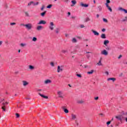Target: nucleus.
Here are the masks:
<instances>
[{
    "mask_svg": "<svg viewBox=\"0 0 127 127\" xmlns=\"http://www.w3.org/2000/svg\"><path fill=\"white\" fill-rule=\"evenodd\" d=\"M42 29H43V26H38L37 27V30H42Z\"/></svg>",
    "mask_w": 127,
    "mask_h": 127,
    "instance_id": "obj_15",
    "label": "nucleus"
},
{
    "mask_svg": "<svg viewBox=\"0 0 127 127\" xmlns=\"http://www.w3.org/2000/svg\"><path fill=\"white\" fill-rule=\"evenodd\" d=\"M3 101H4V99H1V101H0V102H1H1H3Z\"/></svg>",
    "mask_w": 127,
    "mask_h": 127,
    "instance_id": "obj_60",
    "label": "nucleus"
},
{
    "mask_svg": "<svg viewBox=\"0 0 127 127\" xmlns=\"http://www.w3.org/2000/svg\"><path fill=\"white\" fill-rule=\"evenodd\" d=\"M25 15H26V16H28V15H29L28 12H25Z\"/></svg>",
    "mask_w": 127,
    "mask_h": 127,
    "instance_id": "obj_44",
    "label": "nucleus"
},
{
    "mask_svg": "<svg viewBox=\"0 0 127 127\" xmlns=\"http://www.w3.org/2000/svg\"><path fill=\"white\" fill-rule=\"evenodd\" d=\"M44 7H45V6H44V5H43L42 6L41 8V10H43L44 9Z\"/></svg>",
    "mask_w": 127,
    "mask_h": 127,
    "instance_id": "obj_38",
    "label": "nucleus"
},
{
    "mask_svg": "<svg viewBox=\"0 0 127 127\" xmlns=\"http://www.w3.org/2000/svg\"><path fill=\"white\" fill-rule=\"evenodd\" d=\"M62 53H64V54H65V53H67V52H68V51L67 50H63L62 51Z\"/></svg>",
    "mask_w": 127,
    "mask_h": 127,
    "instance_id": "obj_31",
    "label": "nucleus"
},
{
    "mask_svg": "<svg viewBox=\"0 0 127 127\" xmlns=\"http://www.w3.org/2000/svg\"><path fill=\"white\" fill-rule=\"evenodd\" d=\"M29 69H30V70H34V66H33L31 65H29Z\"/></svg>",
    "mask_w": 127,
    "mask_h": 127,
    "instance_id": "obj_23",
    "label": "nucleus"
},
{
    "mask_svg": "<svg viewBox=\"0 0 127 127\" xmlns=\"http://www.w3.org/2000/svg\"><path fill=\"white\" fill-rule=\"evenodd\" d=\"M111 2V1L110 0H106V3L107 4H109Z\"/></svg>",
    "mask_w": 127,
    "mask_h": 127,
    "instance_id": "obj_40",
    "label": "nucleus"
},
{
    "mask_svg": "<svg viewBox=\"0 0 127 127\" xmlns=\"http://www.w3.org/2000/svg\"><path fill=\"white\" fill-rule=\"evenodd\" d=\"M111 121H109L107 123V126H109V125H110L111 124Z\"/></svg>",
    "mask_w": 127,
    "mask_h": 127,
    "instance_id": "obj_47",
    "label": "nucleus"
},
{
    "mask_svg": "<svg viewBox=\"0 0 127 127\" xmlns=\"http://www.w3.org/2000/svg\"><path fill=\"white\" fill-rule=\"evenodd\" d=\"M107 8L109 9V10H110V11H111V12L113 11V9H112V8L110 6L107 7Z\"/></svg>",
    "mask_w": 127,
    "mask_h": 127,
    "instance_id": "obj_33",
    "label": "nucleus"
},
{
    "mask_svg": "<svg viewBox=\"0 0 127 127\" xmlns=\"http://www.w3.org/2000/svg\"><path fill=\"white\" fill-rule=\"evenodd\" d=\"M126 121L127 122V118H126Z\"/></svg>",
    "mask_w": 127,
    "mask_h": 127,
    "instance_id": "obj_64",
    "label": "nucleus"
},
{
    "mask_svg": "<svg viewBox=\"0 0 127 127\" xmlns=\"http://www.w3.org/2000/svg\"><path fill=\"white\" fill-rule=\"evenodd\" d=\"M50 64L51 65V66H52V67H54L55 66L54 63L53 62L51 63Z\"/></svg>",
    "mask_w": 127,
    "mask_h": 127,
    "instance_id": "obj_41",
    "label": "nucleus"
},
{
    "mask_svg": "<svg viewBox=\"0 0 127 127\" xmlns=\"http://www.w3.org/2000/svg\"><path fill=\"white\" fill-rule=\"evenodd\" d=\"M127 21V16H126L124 19H123V21Z\"/></svg>",
    "mask_w": 127,
    "mask_h": 127,
    "instance_id": "obj_36",
    "label": "nucleus"
},
{
    "mask_svg": "<svg viewBox=\"0 0 127 127\" xmlns=\"http://www.w3.org/2000/svg\"><path fill=\"white\" fill-rule=\"evenodd\" d=\"M112 80V81H116V78H109L107 79V81H111Z\"/></svg>",
    "mask_w": 127,
    "mask_h": 127,
    "instance_id": "obj_21",
    "label": "nucleus"
},
{
    "mask_svg": "<svg viewBox=\"0 0 127 127\" xmlns=\"http://www.w3.org/2000/svg\"><path fill=\"white\" fill-rule=\"evenodd\" d=\"M1 44H2V41H0V46L1 45Z\"/></svg>",
    "mask_w": 127,
    "mask_h": 127,
    "instance_id": "obj_56",
    "label": "nucleus"
},
{
    "mask_svg": "<svg viewBox=\"0 0 127 127\" xmlns=\"http://www.w3.org/2000/svg\"><path fill=\"white\" fill-rule=\"evenodd\" d=\"M52 7V4H50L47 6V8H51Z\"/></svg>",
    "mask_w": 127,
    "mask_h": 127,
    "instance_id": "obj_35",
    "label": "nucleus"
},
{
    "mask_svg": "<svg viewBox=\"0 0 127 127\" xmlns=\"http://www.w3.org/2000/svg\"><path fill=\"white\" fill-rule=\"evenodd\" d=\"M57 94L59 96V98H61L62 99H63L64 98V96H63V92L62 91H58L57 92Z\"/></svg>",
    "mask_w": 127,
    "mask_h": 127,
    "instance_id": "obj_4",
    "label": "nucleus"
},
{
    "mask_svg": "<svg viewBox=\"0 0 127 127\" xmlns=\"http://www.w3.org/2000/svg\"><path fill=\"white\" fill-rule=\"evenodd\" d=\"M103 21L104 22H108V19H107L106 18H103Z\"/></svg>",
    "mask_w": 127,
    "mask_h": 127,
    "instance_id": "obj_39",
    "label": "nucleus"
},
{
    "mask_svg": "<svg viewBox=\"0 0 127 127\" xmlns=\"http://www.w3.org/2000/svg\"><path fill=\"white\" fill-rule=\"evenodd\" d=\"M86 53H92V52H86Z\"/></svg>",
    "mask_w": 127,
    "mask_h": 127,
    "instance_id": "obj_62",
    "label": "nucleus"
},
{
    "mask_svg": "<svg viewBox=\"0 0 127 127\" xmlns=\"http://www.w3.org/2000/svg\"><path fill=\"white\" fill-rule=\"evenodd\" d=\"M77 119V116L75 114H72L71 115V120L72 121H74V120H76Z\"/></svg>",
    "mask_w": 127,
    "mask_h": 127,
    "instance_id": "obj_12",
    "label": "nucleus"
},
{
    "mask_svg": "<svg viewBox=\"0 0 127 127\" xmlns=\"http://www.w3.org/2000/svg\"><path fill=\"white\" fill-rule=\"evenodd\" d=\"M26 46V44H23V43H21L20 44V46L22 47H24V46Z\"/></svg>",
    "mask_w": 127,
    "mask_h": 127,
    "instance_id": "obj_32",
    "label": "nucleus"
},
{
    "mask_svg": "<svg viewBox=\"0 0 127 127\" xmlns=\"http://www.w3.org/2000/svg\"><path fill=\"white\" fill-rule=\"evenodd\" d=\"M94 100H99V97H95V98H94Z\"/></svg>",
    "mask_w": 127,
    "mask_h": 127,
    "instance_id": "obj_48",
    "label": "nucleus"
},
{
    "mask_svg": "<svg viewBox=\"0 0 127 127\" xmlns=\"http://www.w3.org/2000/svg\"><path fill=\"white\" fill-rule=\"evenodd\" d=\"M80 6H82V7H88L89 6V4H86L81 2L80 3Z\"/></svg>",
    "mask_w": 127,
    "mask_h": 127,
    "instance_id": "obj_8",
    "label": "nucleus"
},
{
    "mask_svg": "<svg viewBox=\"0 0 127 127\" xmlns=\"http://www.w3.org/2000/svg\"><path fill=\"white\" fill-rule=\"evenodd\" d=\"M77 103L78 104H83V103H84V101H83L82 100H78L77 101Z\"/></svg>",
    "mask_w": 127,
    "mask_h": 127,
    "instance_id": "obj_25",
    "label": "nucleus"
},
{
    "mask_svg": "<svg viewBox=\"0 0 127 127\" xmlns=\"http://www.w3.org/2000/svg\"><path fill=\"white\" fill-rule=\"evenodd\" d=\"M87 67H88V65H84V68H87Z\"/></svg>",
    "mask_w": 127,
    "mask_h": 127,
    "instance_id": "obj_58",
    "label": "nucleus"
},
{
    "mask_svg": "<svg viewBox=\"0 0 127 127\" xmlns=\"http://www.w3.org/2000/svg\"><path fill=\"white\" fill-rule=\"evenodd\" d=\"M64 69V66H63V65H61V66L60 65H58L57 72L58 73H60V72H62Z\"/></svg>",
    "mask_w": 127,
    "mask_h": 127,
    "instance_id": "obj_3",
    "label": "nucleus"
},
{
    "mask_svg": "<svg viewBox=\"0 0 127 127\" xmlns=\"http://www.w3.org/2000/svg\"><path fill=\"white\" fill-rule=\"evenodd\" d=\"M8 102H6V103H2V105L3 106V107H1V109L2 110V111H4V112H5V108H4V106H6V105H8Z\"/></svg>",
    "mask_w": 127,
    "mask_h": 127,
    "instance_id": "obj_7",
    "label": "nucleus"
},
{
    "mask_svg": "<svg viewBox=\"0 0 127 127\" xmlns=\"http://www.w3.org/2000/svg\"><path fill=\"white\" fill-rule=\"evenodd\" d=\"M68 86H69V87H72V86H71V85L70 84H68Z\"/></svg>",
    "mask_w": 127,
    "mask_h": 127,
    "instance_id": "obj_63",
    "label": "nucleus"
},
{
    "mask_svg": "<svg viewBox=\"0 0 127 127\" xmlns=\"http://www.w3.org/2000/svg\"><path fill=\"white\" fill-rule=\"evenodd\" d=\"M55 31H56V33H57V34H58V33H59V28H57L56 29Z\"/></svg>",
    "mask_w": 127,
    "mask_h": 127,
    "instance_id": "obj_29",
    "label": "nucleus"
},
{
    "mask_svg": "<svg viewBox=\"0 0 127 127\" xmlns=\"http://www.w3.org/2000/svg\"><path fill=\"white\" fill-rule=\"evenodd\" d=\"M23 26H25L27 30H31L32 29V24L30 23H28L25 25H23Z\"/></svg>",
    "mask_w": 127,
    "mask_h": 127,
    "instance_id": "obj_1",
    "label": "nucleus"
},
{
    "mask_svg": "<svg viewBox=\"0 0 127 127\" xmlns=\"http://www.w3.org/2000/svg\"><path fill=\"white\" fill-rule=\"evenodd\" d=\"M102 31L103 32H105V31H106V29H105V28L102 29Z\"/></svg>",
    "mask_w": 127,
    "mask_h": 127,
    "instance_id": "obj_50",
    "label": "nucleus"
},
{
    "mask_svg": "<svg viewBox=\"0 0 127 127\" xmlns=\"http://www.w3.org/2000/svg\"><path fill=\"white\" fill-rule=\"evenodd\" d=\"M101 37L103 39H105L106 38V34H102L101 35Z\"/></svg>",
    "mask_w": 127,
    "mask_h": 127,
    "instance_id": "obj_22",
    "label": "nucleus"
},
{
    "mask_svg": "<svg viewBox=\"0 0 127 127\" xmlns=\"http://www.w3.org/2000/svg\"><path fill=\"white\" fill-rule=\"evenodd\" d=\"M72 42H73V43H76V42H77V40L76 38H73L72 40Z\"/></svg>",
    "mask_w": 127,
    "mask_h": 127,
    "instance_id": "obj_24",
    "label": "nucleus"
},
{
    "mask_svg": "<svg viewBox=\"0 0 127 127\" xmlns=\"http://www.w3.org/2000/svg\"><path fill=\"white\" fill-rule=\"evenodd\" d=\"M86 57H87V58H88V59H89V58H90V57H91V56H90V55H87Z\"/></svg>",
    "mask_w": 127,
    "mask_h": 127,
    "instance_id": "obj_45",
    "label": "nucleus"
},
{
    "mask_svg": "<svg viewBox=\"0 0 127 127\" xmlns=\"http://www.w3.org/2000/svg\"><path fill=\"white\" fill-rule=\"evenodd\" d=\"M105 74H107V75H109V72L108 71H106Z\"/></svg>",
    "mask_w": 127,
    "mask_h": 127,
    "instance_id": "obj_57",
    "label": "nucleus"
},
{
    "mask_svg": "<svg viewBox=\"0 0 127 127\" xmlns=\"http://www.w3.org/2000/svg\"><path fill=\"white\" fill-rule=\"evenodd\" d=\"M91 31L94 34V35H95L96 36H99L100 35V33H99V32H97V31L92 29Z\"/></svg>",
    "mask_w": 127,
    "mask_h": 127,
    "instance_id": "obj_6",
    "label": "nucleus"
},
{
    "mask_svg": "<svg viewBox=\"0 0 127 127\" xmlns=\"http://www.w3.org/2000/svg\"><path fill=\"white\" fill-rule=\"evenodd\" d=\"M16 24V23L15 22H13V23H10V25H11V26H13V25H15Z\"/></svg>",
    "mask_w": 127,
    "mask_h": 127,
    "instance_id": "obj_34",
    "label": "nucleus"
},
{
    "mask_svg": "<svg viewBox=\"0 0 127 127\" xmlns=\"http://www.w3.org/2000/svg\"><path fill=\"white\" fill-rule=\"evenodd\" d=\"M121 76H123V73H121L120 75V76L121 77Z\"/></svg>",
    "mask_w": 127,
    "mask_h": 127,
    "instance_id": "obj_61",
    "label": "nucleus"
},
{
    "mask_svg": "<svg viewBox=\"0 0 127 127\" xmlns=\"http://www.w3.org/2000/svg\"><path fill=\"white\" fill-rule=\"evenodd\" d=\"M56 26L55 25H54V23L53 22H51L50 23V25L49 26V28L50 29V30H54V28Z\"/></svg>",
    "mask_w": 127,
    "mask_h": 127,
    "instance_id": "obj_2",
    "label": "nucleus"
},
{
    "mask_svg": "<svg viewBox=\"0 0 127 127\" xmlns=\"http://www.w3.org/2000/svg\"><path fill=\"white\" fill-rule=\"evenodd\" d=\"M118 10H120L121 11H124V12H125V13H127V9H124V8H123V7H120L118 8Z\"/></svg>",
    "mask_w": 127,
    "mask_h": 127,
    "instance_id": "obj_9",
    "label": "nucleus"
},
{
    "mask_svg": "<svg viewBox=\"0 0 127 127\" xmlns=\"http://www.w3.org/2000/svg\"><path fill=\"white\" fill-rule=\"evenodd\" d=\"M51 82L52 81L51 80L47 79V80H45L44 84H45L46 85H47V84H51Z\"/></svg>",
    "mask_w": 127,
    "mask_h": 127,
    "instance_id": "obj_10",
    "label": "nucleus"
},
{
    "mask_svg": "<svg viewBox=\"0 0 127 127\" xmlns=\"http://www.w3.org/2000/svg\"><path fill=\"white\" fill-rule=\"evenodd\" d=\"M16 118H18L19 117V115L18 114V113L16 114Z\"/></svg>",
    "mask_w": 127,
    "mask_h": 127,
    "instance_id": "obj_49",
    "label": "nucleus"
},
{
    "mask_svg": "<svg viewBox=\"0 0 127 127\" xmlns=\"http://www.w3.org/2000/svg\"><path fill=\"white\" fill-rule=\"evenodd\" d=\"M32 41H34V42L37 41V38L33 37L32 39Z\"/></svg>",
    "mask_w": 127,
    "mask_h": 127,
    "instance_id": "obj_28",
    "label": "nucleus"
},
{
    "mask_svg": "<svg viewBox=\"0 0 127 127\" xmlns=\"http://www.w3.org/2000/svg\"><path fill=\"white\" fill-rule=\"evenodd\" d=\"M94 73V70H91L90 71L87 72V74H93Z\"/></svg>",
    "mask_w": 127,
    "mask_h": 127,
    "instance_id": "obj_30",
    "label": "nucleus"
},
{
    "mask_svg": "<svg viewBox=\"0 0 127 127\" xmlns=\"http://www.w3.org/2000/svg\"><path fill=\"white\" fill-rule=\"evenodd\" d=\"M105 5H106V7H107V8L110 7V6H109V4L105 3Z\"/></svg>",
    "mask_w": 127,
    "mask_h": 127,
    "instance_id": "obj_51",
    "label": "nucleus"
},
{
    "mask_svg": "<svg viewBox=\"0 0 127 127\" xmlns=\"http://www.w3.org/2000/svg\"><path fill=\"white\" fill-rule=\"evenodd\" d=\"M23 86H27V85H28V82L25 81H23Z\"/></svg>",
    "mask_w": 127,
    "mask_h": 127,
    "instance_id": "obj_20",
    "label": "nucleus"
},
{
    "mask_svg": "<svg viewBox=\"0 0 127 127\" xmlns=\"http://www.w3.org/2000/svg\"><path fill=\"white\" fill-rule=\"evenodd\" d=\"M106 49H107V50H111V49L109 47H107L106 48Z\"/></svg>",
    "mask_w": 127,
    "mask_h": 127,
    "instance_id": "obj_55",
    "label": "nucleus"
},
{
    "mask_svg": "<svg viewBox=\"0 0 127 127\" xmlns=\"http://www.w3.org/2000/svg\"><path fill=\"white\" fill-rule=\"evenodd\" d=\"M98 7H99L100 10H102V7L101 6H99Z\"/></svg>",
    "mask_w": 127,
    "mask_h": 127,
    "instance_id": "obj_54",
    "label": "nucleus"
},
{
    "mask_svg": "<svg viewBox=\"0 0 127 127\" xmlns=\"http://www.w3.org/2000/svg\"><path fill=\"white\" fill-rule=\"evenodd\" d=\"M85 27V26L83 24L80 25V28H84Z\"/></svg>",
    "mask_w": 127,
    "mask_h": 127,
    "instance_id": "obj_42",
    "label": "nucleus"
},
{
    "mask_svg": "<svg viewBox=\"0 0 127 127\" xmlns=\"http://www.w3.org/2000/svg\"><path fill=\"white\" fill-rule=\"evenodd\" d=\"M76 76L77 77H79V78H82V75H81V74H77Z\"/></svg>",
    "mask_w": 127,
    "mask_h": 127,
    "instance_id": "obj_37",
    "label": "nucleus"
},
{
    "mask_svg": "<svg viewBox=\"0 0 127 127\" xmlns=\"http://www.w3.org/2000/svg\"><path fill=\"white\" fill-rule=\"evenodd\" d=\"M71 2L72 3V5H71V6H74V5H75V4L77 3V1H76V0H71Z\"/></svg>",
    "mask_w": 127,
    "mask_h": 127,
    "instance_id": "obj_16",
    "label": "nucleus"
},
{
    "mask_svg": "<svg viewBox=\"0 0 127 127\" xmlns=\"http://www.w3.org/2000/svg\"><path fill=\"white\" fill-rule=\"evenodd\" d=\"M34 2L33 1H30L29 3H28V6H30L31 5L33 4Z\"/></svg>",
    "mask_w": 127,
    "mask_h": 127,
    "instance_id": "obj_27",
    "label": "nucleus"
},
{
    "mask_svg": "<svg viewBox=\"0 0 127 127\" xmlns=\"http://www.w3.org/2000/svg\"><path fill=\"white\" fill-rule=\"evenodd\" d=\"M39 3L38 2H37L36 3H33V5H38V4H39Z\"/></svg>",
    "mask_w": 127,
    "mask_h": 127,
    "instance_id": "obj_43",
    "label": "nucleus"
},
{
    "mask_svg": "<svg viewBox=\"0 0 127 127\" xmlns=\"http://www.w3.org/2000/svg\"><path fill=\"white\" fill-rule=\"evenodd\" d=\"M110 43V41L109 40H105L104 42V45H105V46H107V44H109Z\"/></svg>",
    "mask_w": 127,
    "mask_h": 127,
    "instance_id": "obj_17",
    "label": "nucleus"
},
{
    "mask_svg": "<svg viewBox=\"0 0 127 127\" xmlns=\"http://www.w3.org/2000/svg\"><path fill=\"white\" fill-rule=\"evenodd\" d=\"M101 54L102 55H104L105 56H108V55H109V53L108 52V51H107V50H104L101 51Z\"/></svg>",
    "mask_w": 127,
    "mask_h": 127,
    "instance_id": "obj_5",
    "label": "nucleus"
},
{
    "mask_svg": "<svg viewBox=\"0 0 127 127\" xmlns=\"http://www.w3.org/2000/svg\"><path fill=\"white\" fill-rule=\"evenodd\" d=\"M122 57H123V56H122V55H120L119 56V57H118V59H121V58H122Z\"/></svg>",
    "mask_w": 127,
    "mask_h": 127,
    "instance_id": "obj_46",
    "label": "nucleus"
},
{
    "mask_svg": "<svg viewBox=\"0 0 127 127\" xmlns=\"http://www.w3.org/2000/svg\"><path fill=\"white\" fill-rule=\"evenodd\" d=\"M68 15H71V13H70V12H68Z\"/></svg>",
    "mask_w": 127,
    "mask_h": 127,
    "instance_id": "obj_59",
    "label": "nucleus"
},
{
    "mask_svg": "<svg viewBox=\"0 0 127 127\" xmlns=\"http://www.w3.org/2000/svg\"><path fill=\"white\" fill-rule=\"evenodd\" d=\"M86 21H90V19L89 18H87Z\"/></svg>",
    "mask_w": 127,
    "mask_h": 127,
    "instance_id": "obj_53",
    "label": "nucleus"
},
{
    "mask_svg": "<svg viewBox=\"0 0 127 127\" xmlns=\"http://www.w3.org/2000/svg\"><path fill=\"white\" fill-rule=\"evenodd\" d=\"M63 109L64 110V113H65V114H68V113H69V110H68V109L65 108L64 107H63Z\"/></svg>",
    "mask_w": 127,
    "mask_h": 127,
    "instance_id": "obj_14",
    "label": "nucleus"
},
{
    "mask_svg": "<svg viewBox=\"0 0 127 127\" xmlns=\"http://www.w3.org/2000/svg\"><path fill=\"white\" fill-rule=\"evenodd\" d=\"M39 95L42 97V98H44V99H48V96H45L43 94H41V93H39Z\"/></svg>",
    "mask_w": 127,
    "mask_h": 127,
    "instance_id": "obj_13",
    "label": "nucleus"
},
{
    "mask_svg": "<svg viewBox=\"0 0 127 127\" xmlns=\"http://www.w3.org/2000/svg\"><path fill=\"white\" fill-rule=\"evenodd\" d=\"M116 118L119 120V121H122V116L119 115L118 116H116Z\"/></svg>",
    "mask_w": 127,
    "mask_h": 127,
    "instance_id": "obj_19",
    "label": "nucleus"
},
{
    "mask_svg": "<svg viewBox=\"0 0 127 127\" xmlns=\"http://www.w3.org/2000/svg\"><path fill=\"white\" fill-rule=\"evenodd\" d=\"M46 14V11H45L44 12H42L41 13V16H44V15H45V14Z\"/></svg>",
    "mask_w": 127,
    "mask_h": 127,
    "instance_id": "obj_26",
    "label": "nucleus"
},
{
    "mask_svg": "<svg viewBox=\"0 0 127 127\" xmlns=\"http://www.w3.org/2000/svg\"><path fill=\"white\" fill-rule=\"evenodd\" d=\"M97 65H98V66H102L103 64H102V60L101 59L99 61L98 63H97Z\"/></svg>",
    "mask_w": 127,
    "mask_h": 127,
    "instance_id": "obj_18",
    "label": "nucleus"
},
{
    "mask_svg": "<svg viewBox=\"0 0 127 127\" xmlns=\"http://www.w3.org/2000/svg\"><path fill=\"white\" fill-rule=\"evenodd\" d=\"M38 24H46V21L45 20H40Z\"/></svg>",
    "mask_w": 127,
    "mask_h": 127,
    "instance_id": "obj_11",
    "label": "nucleus"
},
{
    "mask_svg": "<svg viewBox=\"0 0 127 127\" xmlns=\"http://www.w3.org/2000/svg\"><path fill=\"white\" fill-rule=\"evenodd\" d=\"M75 124L76 125V126H79V123L78 122H77V121H75Z\"/></svg>",
    "mask_w": 127,
    "mask_h": 127,
    "instance_id": "obj_52",
    "label": "nucleus"
}]
</instances>
